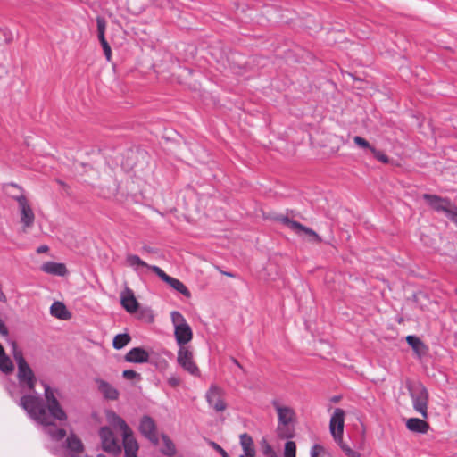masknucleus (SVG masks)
Instances as JSON below:
<instances>
[{"label": "nucleus", "instance_id": "f257e3e1", "mask_svg": "<svg viewBox=\"0 0 457 457\" xmlns=\"http://www.w3.org/2000/svg\"><path fill=\"white\" fill-rule=\"evenodd\" d=\"M45 386V396L47 404L37 395H25L20 400V405L27 411L29 416L44 426V432L54 441H60L66 436L63 428H57L54 420H65L67 415L55 398L53 390L48 385Z\"/></svg>", "mask_w": 457, "mask_h": 457}, {"label": "nucleus", "instance_id": "f03ea898", "mask_svg": "<svg viewBox=\"0 0 457 457\" xmlns=\"http://www.w3.org/2000/svg\"><path fill=\"white\" fill-rule=\"evenodd\" d=\"M127 263L133 268V270L141 274L143 269H147L154 272L162 281L166 282L170 287L179 292L186 297H190L191 293L187 287L179 279L172 278L166 274L160 267L156 265L147 264L145 262L141 260L137 255L129 254L127 256Z\"/></svg>", "mask_w": 457, "mask_h": 457}, {"label": "nucleus", "instance_id": "7ed1b4c3", "mask_svg": "<svg viewBox=\"0 0 457 457\" xmlns=\"http://www.w3.org/2000/svg\"><path fill=\"white\" fill-rule=\"evenodd\" d=\"M272 406L278 414L277 434L280 438H291L294 436L295 411L286 405H282L277 399L272 400Z\"/></svg>", "mask_w": 457, "mask_h": 457}, {"label": "nucleus", "instance_id": "20e7f679", "mask_svg": "<svg viewBox=\"0 0 457 457\" xmlns=\"http://www.w3.org/2000/svg\"><path fill=\"white\" fill-rule=\"evenodd\" d=\"M345 423V411L341 408H336L330 418L329 430L335 442L340 446L344 453L349 457H360V453L353 451L343 442V432Z\"/></svg>", "mask_w": 457, "mask_h": 457}, {"label": "nucleus", "instance_id": "39448f33", "mask_svg": "<svg viewBox=\"0 0 457 457\" xmlns=\"http://www.w3.org/2000/svg\"><path fill=\"white\" fill-rule=\"evenodd\" d=\"M9 187H15L20 191L19 195H12L11 197L18 203L21 213V222L26 228L30 227L34 222L35 215L24 195L23 188L14 182H10L4 185V190H7Z\"/></svg>", "mask_w": 457, "mask_h": 457}, {"label": "nucleus", "instance_id": "423d86ee", "mask_svg": "<svg viewBox=\"0 0 457 457\" xmlns=\"http://www.w3.org/2000/svg\"><path fill=\"white\" fill-rule=\"evenodd\" d=\"M413 409L424 419L428 417V391L422 383H415L408 386Z\"/></svg>", "mask_w": 457, "mask_h": 457}, {"label": "nucleus", "instance_id": "0eeeda50", "mask_svg": "<svg viewBox=\"0 0 457 457\" xmlns=\"http://www.w3.org/2000/svg\"><path fill=\"white\" fill-rule=\"evenodd\" d=\"M13 356L18 365V378L21 386L22 387L26 386L29 390H34L36 378L22 353L14 350Z\"/></svg>", "mask_w": 457, "mask_h": 457}, {"label": "nucleus", "instance_id": "6e6552de", "mask_svg": "<svg viewBox=\"0 0 457 457\" xmlns=\"http://www.w3.org/2000/svg\"><path fill=\"white\" fill-rule=\"evenodd\" d=\"M99 436L104 452L118 455L121 453V446L109 427L100 428Z\"/></svg>", "mask_w": 457, "mask_h": 457}, {"label": "nucleus", "instance_id": "1a4fd4ad", "mask_svg": "<svg viewBox=\"0 0 457 457\" xmlns=\"http://www.w3.org/2000/svg\"><path fill=\"white\" fill-rule=\"evenodd\" d=\"M206 401L211 408L217 412H222L227 409L224 400V391L215 384H212L205 394Z\"/></svg>", "mask_w": 457, "mask_h": 457}, {"label": "nucleus", "instance_id": "9d476101", "mask_svg": "<svg viewBox=\"0 0 457 457\" xmlns=\"http://www.w3.org/2000/svg\"><path fill=\"white\" fill-rule=\"evenodd\" d=\"M177 361L190 375L195 377L200 376V370L193 360V353L187 347H179Z\"/></svg>", "mask_w": 457, "mask_h": 457}, {"label": "nucleus", "instance_id": "9b49d317", "mask_svg": "<svg viewBox=\"0 0 457 457\" xmlns=\"http://www.w3.org/2000/svg\"><path fill=\"white\" fill-rule=\"evenodd\" d=\"M139 432L143 436L154 445H158L159 436L157 433V426L154 420L149 415H144L139 421Z\"/></svg>", "mask_w": 457, "mask_h": 457}, {"label": "nucleus", "instance_id": "f8f14e48", "mask_svg": "<svg viewBox=\"0 0 457 457\" xmlns=\"http://www.w3.org/2000/svg\"><path fill=\"white\" fill-rule=\"evenodd\" d=\"M423 198L433 210L443 212L445 215L447 214L453 204L448 198H443L436 195L424 194Z\"/></svg>", "mask_w": 457, "mask_h": 457}, {"label": "nucleus", "instance_id": "ddd939ff", "mask_svg": "<svg viewBox=\"0 0 457 457\" xmlns=\"http://www.w3.org/2000/svg\"><path fill=\"white\" fill-rule=\"evenodd\" d=\"M99 392L104 399L115 401L119 398L120 393L112 385L102 378H95Z\"/></svg>", "mask_w": 457, "mask_h": 457}, {"label": "nucleus", "instance_id": "4468645a", "mask_svg": "<svg viewBox=\"0 0 457 457\" xmlns=\"http://www.w3.org/2000/svg\"><path fill=\"white\" fill-rule=\"evenodd\" d=\"M122 445L124 448V457H138V443L133 436V432L122 436Z\"/></svg>", "mask_w": 457, "mask_h": 457}, {"label": "nucleus", "instance_id": "2eb2a0df", "mask_svg": "<svg viewBox=\"0 0 457 457\" xmlns=\"http://www.w3.org/2000/svg\"><path fill=\"white\" fill-rule=\"evenodd\" d=\"M125 361L132 363H145L149 360V353L141 347H134L125 355Z\"/></svg>", "mask_w": 457, "mask_h": 457}, {"label": "nucleus", "instance_id": "dca6fc26", "mask_svg": "<svg viewBox=\"0 0 457 457\" xmlns=\"http://www.w3.org/2000/svg\"><path fill=\"white\" fill-rule=\"evenodd\" d=\"M174 336L177 344L181 347L191 341L193 337V332L188 324L185 326H176L174 328Z\"/></svg>", "mask_w": 457, "mask_h": 457}, {"label": "nucleus", "instance_id": "f3484780", "mask_svg": "<svg viewBox=\"0 0 457 457\" xmlns=\"http://www.w3.org/2000/svg\"><path fill=\"white\" fill-rule=\"evenodd\" d=\"M41 270L45 273L63 277L68 273L65 264L54 262H44L41 266Z\"/></svg>", "mask_w": 457, "mask_h": 457}, {"label": "nucleus", "instance_id": "a211bd4d", "mask_svg": "<svg viewBox=\"0 0 457 457\" xmlns=\"http://www.w3.org/2000/svg\"><path fill=\"white\" fill-rule=\"evenodd\" d=\"M406 428L414 433L426 434L429 429V425L419 418H411L406 421Z\"/></svg>", "mask_w": 457, "mask_h": 457}, {"label": "nucleus", "instance_id": "6ab92c4d", "mask_svg": "<svg viewBox=\"0 0 457 457\" xmlns=\"http://www.w3.org/2000/svg\"><path fill=\"white\" fill-rule=\"evenodd\" d=\"M406 342L420 358L426 355L428 347L420 337L414 335H409L406 337Z\"/></svg>", "mask_w": 457, "mask_h": 457}, {"label": "nucleus", "instance_id": "aec40b11", "mask_svg": "<svg viewBox=\"0 0 457 457\" xmlns=\"http://www.w3.org/2000/svg\"><path fill=\"white\" fill-rule=\"evenodd\" d=\"M50 313L54 317L67 320L71 317V313L67 310L65 304L62 302L55 301L50 307Z\"/></svg>", "mask_w": 457, "mask_h": 457}, {"label": "nucleus", "instance_id": "412c9836", "mask_svg": "<svg viewBox=\"0 0 457 457\" xmlns=\"http://www.w3.org/2000/svg\"><path fill=\"white\" fill-rule=\"evenodd\" d=\"M66 447L70 451L71 457H78V454L82 453L84 450L81 440L74 434H71L67 437Z\"/></svg>", "mask_w": 457, "mask_h": 457}, {"label": "nucleus", "instance_id": "4be33fe9", "mask_svg": "<svg viewBox=\"0 0 457 457\" xmlns=\"http://www.w3.org/2000/svg\"><path fill=\"white\" fill-rule=\"evenodd\" d=\"M240 445L246 457H254L255 456V449L253 445V440L251 436L246 433L241 434L240 436Z\"/></svg>", "mask_w": 457, "mask_h": 457}, {"label": "nucleus", "instance_id": "5701e85b", "mask_svg": "<svg viewBox=\"0 0 457 457\" xmlns=\"http://www.w3.org/2000/svg\"><path fill=\"white\" fill-rule=\"evenodd\" d=\"M108 420H109V422L111 423V425L113 428H119L121 431V435L122 436L127 434V433H131L132 430L128 426L126 421L120 416L116 414L115 412H112L108 416Z\"/></svg>", "mask_w": 457, "mask_h": 457}, {"label": "nucleus", "instance_id": "b1692460", "mask_svg": "<svg viewBox=\"0 0 457 457\" xmlns=\"http://www.w3.org/2000/svg\"><path fill=\"white\" fill-rule=\"evenodd\" d=\"M120 303L128 312L132 313L137 310L138 303L130 290L128 291V295L121 296Z\"/></svg>", "mask_w": 457, "mask_h": 457}, {"label": "nucleus", "instance_id": "393cba45", "mask_svg": "<svg viewBox=\"0 0 457 457\" xmlns=\"http://www.w3.org/2000/svg\"><path fill=\"white\" fill-rule=\"evenodd\" d=\"M0 370L4 373H9L13 370V364L11 359L6 355L4 347L0 344Z\"/></svg>", "mask_w": 457, "mask_h": 457}, {"label": "nucleus", "instance_id": "a878e982", "mask_svg": "<svg viewBox=\"0 0 457 457\" xmlns=\"http://www.w3.org/2000/svg\"><path fill=\"white\" fill-rule=\"evenodd\" d=\"M130 336L127 333L118 334L114 337L112 345L115 349L120 350L130 341Z\"/></svg>", "mask_w": 457, "mask_h": 457}, {"label": "nucleus", "instance_id": "bb28decb", "mask_svg": "<svg viewBox=\"0 0 457 457\" xmlns=\"http://www.w3.org/2000/svg\"><path fill=\"white\" fill-rule=\"evenodd\" d=\"M276 220L288 227L290 229L295 230V232H297L299 228H302V224L300 222L293 220L287 216L279 215L276 218Z\"/></svg>", "mask_w": 457, "mask_h": 457}, {"label": "nucleus", "instance_id": "cd10ccee", "mask_svg": "<svg viewBox=\"0 0 457 457\" xmlns=\"http://www.w3.org/2000/svg\"><path fill=\"white\" fill-rule=\"evenodd\" d=\"M276 220L288 227L290 229L295 230V232H297L299 228H302V224L300 222L293 220L287 216L279 215L276 218Z\"/></svg>", "mask_w": 457, "mask_h": 457}, {"label": "nucleus", "instance_id": "c85d7f7f", "mask_svg": "<svg viewBox=\"0 0 457 457\" xmlns=\"http://www.w3.org/2000/svg\"><path fill=\"white\" fill-rule=\"evenodd\" d=\"M162 441L164 444L162 453L167 456L174 455L176 453V447H175L174 444L172 443V441L166 435H162Z\"/></svg>", "mask_w": 457, "mask_h": 457}, {"label": "nucleus", "instance_id": "c756f323", "mask_svg": "<svg viewBox=\"0 0 457 457\" xmlns=\"http://www.w3.org/2000/svg\"><path fill=\"white\" fill-rule=\"evenodd\" d=\"M170 319L171 322L173 324L174 328H176V326H185L187 324L186 319L184 316L178 311H172L170 312Z\"/></svg>", "mask_w": 457, "mask_h": 457}, {"label": "nucleus", "instance_id": "7c9ffc66", "mask_svg": "<svg viewBox=\"0 0 457 457\" xmlns=\"http://www.w3.org/2000/svg\"><path fill=\"white\" fill-rule=\"evenodd\" d=\"M284 457H296V445L294 441H287L284 447Z\"/></svg>", "mask_w": 457, "mask_h": 457}, {"label": "nucleus", "instance_id": "2f4dec72", "mask_svg": "<svg viewBox=\"0 0 457 457\" xmlns=\"http://www.w3.org/2000/svg\"><path fill=\"white\" fill-rule=\"evenodd\" d=\"M96 21V25H97V36H98V37H104L105 29H106V26H107L106 21L102 16H97Z\"/></svg>", "mask_w": 457, "mask_h": 457}, {"label": "nucleus", "instance_id": "473e14b6", "mask_svg": "<svg viewBox=\"0 0 457 457\" xmlns=\"http://www.w3.org/2000/svg\"><path fill=\"white\" fill-rule=\"evenodd\" d=\"M371 153L374 157L382 163H388L389 158L388 156L382 151L376 149L375 147L371 149Z\"/></svg>", "mask_w": 457, "mask_h": 457}, {"label": "nucleus", "instance_id": "72a5a7b5", "mask_svg": "<svg viewBox=\"0 0 457 457\" xmlns=\"http://www.w3.org/2000/svg\"><path fill=\"white\" fill-rule=\"evenodd\" d=\"M299 232H304L305 234L312 237L314 241L319 242V243L321 242L320 237L314 230H312V228H310L308 227L303 226V224H302V228H299L297 230V233H299Z\"/></svg>", "mask_w": 457, "mask_h": 457}, {"label": "nucleus", "instance_id": "f704fd0d", "mask_svg": "<svg viewBox=\"0 0 457 457\" xmlns=\"http://www.w3.org/2000/svg\"><path fill=\"white\" fill-rule=\"evenodd\" d=\"M354 143L364 149H369L371 152V149L374 148L365 138L356 136L353 137Z\"/></svg>", "mask_w": 457, "mask_h": 457}, {"label": "nucleus", "instance_id": "c9c22d12", "mask_svg": "<svg viewBox=\"0 0 457 457\" xmlns=\"http://www.w3.org/2000/svg\"><path fill=\"white\" fill-rule=\"evenodd\" d=\"M122 377L125 379H128V380H132V379H135V378H137L138 380L141 379V375L139 373L136 372L133 370H123Z\"/></svg>", "mask_w": 457, "mask_h": 457}, {"label": "nucleus", "instance_id": "e433bc0d", "mask_svg": "<svg viewBox=\"0 0 457 457\" xmlns=\"http://www.w3.org/2000/svg\"><path fill=\"white\" fill-rule=\"evenodd\" d=\"M262 453L265 455V457H278V454L273 450L272 446L265 441L263 442L262 445Z\"/></svg>", "mask_w": 457, "mask_h": 457}, {"label": "nucleus", "instance_id": "4c0bfd02", "mask_svg": "<svg viewBox=\"0 0 457 457\" xmlns=\"http://www.w3.org/2000/svg\"><path fill=\"white\" fill-rule=\"evenodd\" d=\"M445 216L457 225V206L454 204Z\"/></svg>", "mask_w": 457, "mask_h": 457}, {"label": "nucleus", "instance_id": "58836bf2", "mask_svg": "<svg viewBox=\"0 0 457 457\" xmlns=\"http://www.w3.org/2000/svg\"><path fill=\"white\" fill-rule=\"evenodd\" d=\"M324 451V448L322 445L319 444H315L311 448L310 455L311 457H318L320 453H321Z\"/></svg>", "mask_w": 457, "mask_h": 457}, {"label": "nucleus", "instance_id": "ea45409f", "mask_svg": "<svg viewBox=\"0 0 457 457\" xmlns=\"http://www.w3.org/2000/svg\"><path fill=\"white\" fill-rule=\"evenodd\" d=\"M210 445L217 452L219 453L221 457H229L228 453L217 443L211 441Z\"/></svg>", "mask_w": 457, "mask_h": 457}, {"label": "nucleus", "instance_id": "a19ab883", "mask_svg": "<svg viewBox=\"0 0 457 457\" xmlns=\"http://www.w3.org/2000/svg\"><path fill=\"white\" fill-rule=\"evenodd\" d=\"M168 383L170 386L172 387H176L179 385L180 383V379L177 377H170L169 379H168Z\"/></svg>", "mask_w": 457, "mask_h": 457}, {"label": "nucleus", "instance_id": "79ce46f5", "mask_svg": "<svg viewBox=\"0 0 457 457\" xmlns=\"http://www.w3.org/2000/svg\"><path fill=\"white\" fill-rule=\"evenodd\" d=\"M0 334L4 337L8 336V329L4 324V322L0 319Z\"/></svg>", "mask_w": 457, "mask_h": 457}, {"label": "nucleus", "instance_id": "37998d69", "mask_svg": "<svg viewBox=\"0 0 457 457\" xmlns=\"http://www.w3.org/2000/svg\"><path fill=\"white\" fill-rule=\"evenodd\" d=\"M99 41H100V44L103 47V49L104 48H107V47H110L107 40L105 39V37H98Z\"/></svg>", "mask_w": 457, "mask_h": 457}, {"label": "nucleus", "instance_id": "c03bdc74", "mask_svg": "<svg viewBox=\"0 0 457 457\" xmlns=\"http://www.w3.org/2000/svg\"><path fill=\"white\" fill-rule=\"evenodd\" d=\"M48 246L46 245H40L37 247V253H46L48 251Z\"/></svg>", "mask_w": 457, "mask_h": 457}, {"label": "nucleus", "instance_id": "a18cd8bd", "mask_svg": "<svg viewBox=\"0 0 457 457\" xmlns=\"http://www.w3.org/2000/svg\"><path fill=\"white\" fill-rule=\"evenodd\" d=\"M104 50V55L106 57V59L109 61L111 59V56H112V49H111V46L110 47H107V48H104L103 49Z\"/></svg>", "mask_w": 457, "mask_h": 457}, {"label": "nucleus", "instance_id": "49530a36", "mask_svg": "<svg viewBox=\"0 0 457 457\" xmlns=\"http://www.w3.org/2000/svg\"><path fill=\"white\" fill-rule=\"evenodd\" d=\"M233 363H235L237 367L242 368L241 364L238 362L237 359L232 360Z\"/></svg>", "mask_w": 457, "mask_h": 457}, {"label": "nucleus", "instance_id": "de8ad7c7", "mask_svg": "<svg viewBox=\"0 0 457 457\" xmlns=\"http://www.w3.org/2000/svg\"><path fill=\"white\" fill-rule=\"evenodd\" d=\"M224 274L228 277H231L233 278L234 277V274H232L231 272H224Z\"/></svg>", "mask_w": 457, "mask_h": 457}, {"label": "nucleus", "instance_id": "09e8293b", "mask_svg": "<svg viewBox=\"0 0 457 457\" xmlns=\"http://www.w3.org/2000/svg\"><path fill=\"white\" fill-rule=\"evenodd\" d=\"M144 249L146 250L147 252H152V249L149 247H145Z\"/></svg>", "mask_w": 457, "mask_h": 457}, {"label": "nucleus", "instance_id": "8fccbe9b", "mask_svg": "<svg viewBox=\"0 0 457 457\" xmlns=\"http://www.w3.org/2000/svg\"><path fill=\"white\" fill-rule=\"evenodd\" d=\"M58 183H59L60 185H62V186H64V183H63L62 181H61V180H58Z\"/></svg>", "mask_w": 457, "mask_h": 457}, {"label": "nucleus", "instance_id": "3c124183", "mask_svg": "<svg viewBox=\"0 0 457 457\" xmlns=\"http://www.w3.org/2000/svg\"><path fill=\"white\" fill-rule=\"evenodd\" d=\"M337 400H338V397H334V398H333V401H334V402H337Z\"/></svg>", "mask_w": 457, "mask_h": 457}, {"label": "nucleus", "instance_id": "603ef678", "mask_svg": "<svg viewBox=\"0 0 457 457\" xmlns=\"http://www.w3.org/2000/svg\"><path fill=\"white\" fill-rule=\"evenodd\" d=\"M96 457H105V456L103 454H98Z\"/></svg>", "mask_w": 457, "mask_h": 457}, {"label": "nucleus", "instance_id": "864d4df0", "mask_svg": "<svg viewBox=\"0 0 457 457\" xmlns=\"http://www.w3.org/2000/svg\"><path fill=\"white\" fill-rule=\"evenodd\" d=\"M239 457H246V456H245V453H244V454L240 455Z\"/></svg>", "mask_w": 457, "mask_h": 457}, {"label": "nucleus", "instance_id": "5fc2aeb1", "mask_svg": "<svg viewBox=\"0 0 457 457\" xmlns=\"http://www.w3.org/2000/svg\"><path fill=\"white\" fill-rule=\"evenodd\" d=\"M455 292H456V294H457V288L455 289Z\"/></svg>", "mask_w": 457, "mask_h": 457}]
</instances>
